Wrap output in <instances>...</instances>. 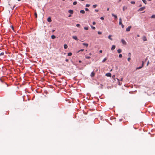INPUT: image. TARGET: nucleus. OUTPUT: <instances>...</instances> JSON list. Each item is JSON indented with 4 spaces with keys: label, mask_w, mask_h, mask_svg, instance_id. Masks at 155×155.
I'll use <instances>...</instances> for the list:
<instances>
[{
    "label": "nucleus",
    "mask_w": 155,
    "mask_h": 155,
    "mask_svg": "<svg viewBox=\"0 0 155 155\" xmlns=\"http://www.w3.org/2000/svg\"><path fill=\"white\" fill-rule=\"evenodd\" d=\"M145 8V7H143L140 8L138 10V11L139 12H140L143 11Z\"/></svg>",
    "instance_id": "f257e3e1"
},
{
    "label": "nucleus",
    "mask_w": 155,
    "mask_h": 155,
    "mask_svg": "<svg viewBox=\"0 0 155 155\" xmlns=\"http://www.w3.org/2000/svg\"><path fill=\"white\" fill-rule=\"evenodd\" d=\"M121 42L123 43V44L125 45L126 44V42L123 39H122L121 40Z\"/></svg>",
    "instance_id": "f03ea898"
},
{
    "label": "nucleus",
    "mask_w": 155,
    "mask_h": 155,
    "mask_svg": "<svg viewBox=\"0 0 155 155\" xmlns=\"http://www.w3.org/2000/svg\"><path fill=\"white\" fill-rule=\"evenodd\" d=\"M131 28V26H128V27L126 28V31H130Z\"/></svg>",
    "instance_id": "7ed1b4c3"
},
{
    "label": "nucleus",
    "mask_w": 155,
    "mask_h": 155,
    "mask_svg": "<svg viewBox=\"0 0 155 155\" xmlns=\"http://www.w3.org/2000/svg\"><path fill=\"white\" fill-rule=\"evenodd\" d=\"M105 75L107 77H111V74L110 73H108L106 74Z\"/></svg>",
    "instance_id": "20e7f679"
},
{
    "label": "nucleus",
    "mask_w": 155,
    "mask_h": 155,
    "mask_svg": "<svg viewBox=\"0 0 155 155\" xmlns=\"http://www.w3.org/2000/svg\"><path fill=\"white\" fill-rule=\"evenodd\" d=\"M116 48V46L115 45H113L111 48V50L112 51L114 50Z\"/></svg>",
    "instance_id": "39448f33"
},
{
    "label": "nucleus",
    "mask_w": 155,
    "mask_h": 155,
    "mask_svg": "<svg viewBox=\"0 0 155 155\" xmlns=\"http://www.w3.org/2000/svg\"><path fill=\"white\" fill-rule=\"evenodd\" d=\"M72 38L76 40H78L77 37L76 36H73Z\"/></svg>",
    "instance_id": "423d86ee"
},
{
    "label": "nucleus",
    "mask_w": 155,
    "mask_h": 155,
    "mask_svg": "<svg viewBox=\"0 0 155 155\" xmlns=\"http://www.w3.org/2000/svg\"><path fill=\"white\" fill-rule=\"evenodd\" d=\"M143 39L144 41H146L147 40V38L145 36H143Z\"/></svg>",
    "instance_id": "0eeeda50"
},
{
    "label": "nucleus",
    "mask_w": 155,
    "mask_h": 155,
    "mask_svg": "<svg viewBox=\"0 0 155 155\" xmlns=\"http://www.w3.org/2000/svg\"><path fill=\"white\" fill-rule=\"evenodd\" d=\"M47 21L48 22H50L51 21V19L50 17H49L48 18Z\"/></svg>",
    "instance_id": "6e6552de"
},
{
    "label": "nucleus",
    "mask_w": 155,
    "mask_h": 155,
    "mask_svg": "<svg viewBox=\"0 0 155 155\" xmlns=\"http://www.w3.org/2000/svg\"><path fill=\"white\" fill-rule=\"evenodd\" d=\"M95 74V73L93 71L91 73V77H93L94 76Z\"/></svg>",
    "instance_id": "1a4fd4ad"
},
{
    "label": "nucleus",
    "mask_w": 155,
    "mask_h": 155,
    "mask_svg": "<svg viewBox=\"0 0 155 155\" xmlns=\"http://www.w3.org/2000/svg\"><path fill=\"white\" fill-rule=\"evenodd\" d=\"M68 12L69 13H70L71 14H73L74 12V11L72 10H69L68 11Z\"/></svg>",
    "instance_id": "9d476101"
},
{
    "label": "nucleus",
    "mask_w": 155,
    "mask_h": 155,
    "mask_svg": "<svg viewBox=\"0 0 155 155\" xmlns=\"http://www.w3.org/2000/svg\"><path fill=\"white\" fill-rule=\"evenodd\" d=\"M143 65H141V66H140L139 67H138L136 68V70L142 68L143 67Z\"/></svg>",
    "instance_id": "9b49d317"
},
{
    "label": "nucleus",
    "mask_w": 155,
    "mask_h": 155,
    "mask_svg": "<svg viewBox=\"0 0 155 155\" xmlns=\"http://www.w3.org/2000/svg\"><path fill=\"white\" fill-rule=\"evenodd\" d=\"M143 65H141V66H140L139 67H138L136 68V70L142 68L143 67Z\"/></svg>",
    "instance_id": "f8f14e48"
},
{
    "label": "nucleus",
    "mask_w": 155,
    "mask_h": 155,
    "mask_svg": "<svg viewBox=\"0 0 155 155\" xmlns=\"http://www.w3.org/2000/svg\"><path fill=\"white\" fill-rule=\"evenodd\" d=\"M112 16H113L114 17L115 19H117V16L116 15H114V14L112 13L111 14Z\"/></svg>",
    "instance_id": "ddd939ff"
},
{
    "label": "nucleus",
    "mask_w": 155,
    "mask_h": 155,
    "mask_svg": "<svg viewBox=\"0 0 155 155\" xmlns=\"http://www.w3.org/2000/svg\"><path fill=\"white\" fill-rule=\"evenodd\" d=\"M112 35H109V36H108V38L110 39V40H113V39L112 38H111V37H112Z\"/></svg>",
    "instance_id": "4468645a"
},
{
    "label": "nucleus",
    "mask_w": 155,
    "mask_h": 155,
    "mask_svg": "<svg viewBox=\"0 0 155 155\" xmlns=\"http://www.w3.org/2000/svg\"><path fill=\"white\" fill-rule=\"evenodd\" d=\"M121 51H122V50H121V49H118L117 50V52L119 53H120L121 52Z\"/></svg>",
    "instance_id": "2eb2a0df"
},
{
    "label": "nucleus",
    "mask_w": 155,
    "mask_h": 155,
    "mask_svg": "<svg viewBox=\"0 0 155 155\" xmlns=\"http://www.w3.org/2000/svg\"><path fill=\"white\" fill-rule=\"evenodd\" d=\"M83 45L86 46L87 47L88 46V44L86 43H83Z\"/></svg>",
    "instance_id": "dca6fc26"
},
{
    "label": "nucleus",
    "mask_w": 155,
    "mask_h": 155,
    "mask_svg": "<svg viewBox=\"0 0 155 155\" xmlns=\"http://www.w3.org/2000/svg\"><path fill=\"white\" fill-rule=\"evenodd\" d=\"M80 12L82 14H84L85 13V11L84 10H81L80 11Z\"/></svg>",
    "instance_id": "f3484780"
},
{
    "label": "nucleus",
    "mask_w": 155,
    "mask_h": 155,
    "mask_svg": "<svg viewBox=\"0 0 155 155\" xmlns=\"http://www.w3.org/2000/svg\"><path fill=\"white\" fill-rule=\"evenodd\" d=\"M64 48L65 49H66L68 48V46L66 44H64Z\"/></svg>",
    "instance_id": "a211bd4d"
},
{
    "label": "nucleus",
    "mask_w": 155,
    "mask_h": 155,
    "mask_svg": "<svg viewBox=\"0 0 155 155\" xmlns=\"http://www.w3.org/2000/svg\"><path fill=\"white\" fill-rule=\"evenodd\" d=\"M56 38V37L55 35H52L51 36V38L52 39H54V38Z\"/></svg>",
    "instance_id": "6ab92c4d"
},
{
    "label": "nucleus",
    "mask_w": 155,
    "mask_h": 155,
    "mask_svg": "<svg viewBox=\"0 0 155 155\" xmlns=\"http://www.w3.org/2000/svg\"><path fill=\"white\" fill-rule=\"evenodd\" d=\"M151 18H155V15H153L151 17Z\"/></svg>",
    "instance_id": "aec40b11"
},
{
    "label": "nucleus",
    "mask_w": 155,
    "mask_h": 155,
    "mask_svg": "<svg viewBox=\"0 0 155 155\" xmlns=\"http://www.w3.org/2000/svg\"><path fill=\"white\" fill-rule=\"evenodd\" d=\"M107 60V59L106 58H104V59L102 60V62H104L106 60Z\"/></svg>",
    "instance_id": "412c9836"
},
{
    "label": "nucleus",
    "mask_w": 155,
    "mask_h": 155,
    "mask_svg": "<svg viewBox=\"0 0 155 155\" xmlns=\"http://www.w3.org/2000/svg\"><path fill=\"white\" fill-rule=\"evenodd\" d=\"M127 9V7H125V6H124L123 8V11H124L125 9Z\"/></svg>",
    "instance_id": "4be33fe9"
},
{
    "label": "nucleus",
    "mask_w": 155,
    "mask_h": 155,
    "mask_svg": "<svg viewBox=\"0 0 155 155\" xmlns=\"http://www.w3.org/2000/svg\"><path fill=\"white\" fill-rule=\"evenodd\" d=\"M143 2L145 4H147V1L146 0H142Z\"/></svg>",
    "instance_id": "5701e85b"
},
{
    "label": "nucleus",
    "mask_w": 155,
    "mask_h": 155,
    "mask_svg": "<svg viewBox=\"0 0 155 155\" xmlns=\"http://www.w3.org/2000/svg\"><path fill=\"white\" fill-rule=\"evenodd\" d=\"M72 54L71 53V52H69V53H68V56H71L72 55Z\"/></svg>",
    "instance_id": "b1692460"
},
{
    "label": "nucleus",
    "mask_w": 155,
    "mask_h": 155,
    "mask_svg": "<svg viewBox=\"0 0 155 155\" xmlns=\"http://www.w3.org/2000/svg\"><path fill=\"white\" fill-rule=\"evenodd\" d=\"M91 28L93 29L94 30L95 29V27L93 26L92 25L91 26Z\"/></svg>",
    "instance_id": "393cba45"
},
{
    "label": "nucleus",
    "mask_w": 155,
    "mask_h": 155,
    "mask_svg": "<svg viewBox=\"0 0 155 155\" xmlns=\"http://www.w3.org/2000/svg\"><path fill=\"white\" fill-rule=\"evenodd\" d=\"M77 4V2L76 1H75V2H74L73 3V4L74 5H76Z\"/></svg>",
    "instance_id": "a878e982"
},
{
    "label": "nucleus",
    "mask_w": 155,
    "mask_h": 155,
    "mask_svg": "<svg viewBox=\"0 0 155 155\" xmlns=\"http://www.w3.org/2000/svg\"><path fill=\"white\" fill-rule=\"evenodd\" d=\"M97 5H93V7L94 8H95L97 7Z\"/></svg>",
    "instance_id": "bb28decb"
},
{
    "label": "nucleus",
    "mask_w": 155,
    "mask_h": 155,
    "mask_svg": "<svg viewBox=\"0 0 155 155\" xmlns=\"http://www.w3.org/2000/svg\"><path fill=\"white\" fill-rule=\"evenodd\" d=\"M84 28L85 30H88V28L87 27H84Z\"/></svg>",
    "instance_id": "cd10ccee"
},
{
    "label": "nucleus",
    "mask_w": 155,
    "mask_h": 155,
    "mask_svg": "<svg viewBox=\"0 0 155 155\" xmlns=\"http://www.w3.org/2000/svg\"><path fill=\"white\" fill-rule=\"evenodd\" d=\"M119 56V58H121L122 57V54H119V56Z\"/></svg>",
    "instance_id": "c85d7f7f"
},
{
    "label": "nucleus",
    "mask_w": 155,
    "mask_h": 155,
    "mask_svg": "<svg viewBox=\"0 0 155 155\" xmlns=\"http://www.w3.org/2000/svg\"><path fill=\"white\" fill-rule=\"evenodd\" d=\"M35 18H37V13L36 12H35Z\"/></svg>",
    "instance_id": "c756f323"
},
{
    "label": "nucleus",
    "mask_w": 155,
    "mask_h": 155,
    "mask_svg": "<svg viewBox=\"0 0 155 155\" xmlns=\"http://www.w3.org/2000/svg\"><path fill=\"white\" fill-rule=\"evenodd\" d=\"M4 54V53L3 52H2L0 54V56L1 55H3Z\"/></svg>",
    "instance_id": "7c9ffc66"
},
{
    "label": "nucleus",
    "mask_w": 155,
    "mask_h": 155,
    "mask_svg": "<svg viewBox=\"0 0 155 155\" xmlns=\"http://www.w3.org/2000/svg\"><path fill=\"white\" fill-rule=\"evenodd\" d=\"M130 3L132 4H135V2H134V1H131Z\"/></svg>",
    "instance_id": "2f4dec72"
},
{
    "label": "nucleus",
    "mask_w": 155,
    "mask_h": 155,
    "mask_svg": "<svg viewBox=\"0 0 155 155\" xmlns=\"http://www.w3.org/2000/svg\"><path fill=\"white\" fill-rule=\"evenodd\" d=\"M97 33L99 35H101L102 34V32L100 31H98Z\"/></svg>",
    "instance_id": "473e14b6"
},
{
    "label": "nucleus",
    "mask_w": 155,
    "mask_h": 155,
    "mask_svg": "<svg viewBox=\"0 0 155 155\" xmlns=\"http://www.w3.org/2000/svg\"><path fill=\"white\" fill-rule=\"evenodd\" d=\"M90 6V5L88 4H87L86 5V7H89Z\"/></svg>",
    "instance_id": "72a5a7b5"
},
{
    "label": "nucleus",
    "mask_w": 155,
    "mask_h": 155,
    "mask_svg": "<svg viewBox=\"0 0 155 155\" xmlns=\"http://www.w3.org/2000/svg\"><path fill=\"white\" fill-rule=\"evenodd\" d=\"M84 51V49H81L80 50H79L78 51V52L79 53V52H80L81 51Z\"/></svg>",
    "instance_id": "f704fd0d"
},
{
    "label": "nucleus",
    "mask_w": 155,
    "mask_h": 155,
    "mask_svg": "<svg viewBox=\"0 0 155 155\" xmlns=\"http://www.w3.org/2000/svg\"><path fill=\"white\" fill-rule=\"evenodd\" d=\"M85 10L86 11H89V10L87 8H85Z\"/></svg>",
    "instance_id": "c9c22d12"
},
{
    "label": "nucleus",
    "mask_w": 155,
    "mask_h": 155,
    "mask_svg": "<svg viewBox=\"0 0 155 155\" xmlns=\"http://www.w3.org/2000/svg\"><path fill=\"white\" fill-rule=\"evenodd\" d=\"M86 58H87V59H89L91 57H90V56H86Z\"/></svg>",
    "instance_id": "e433bc0d"
},
{
    "label": "nucleus",
    "mask_w": 155,
    "mask_h": 155,
    "mask_svg": "<svg viewBox=\"0 0 155 155\" xmlns=\"http://www.w3.org/2000/svg\"><path fill=\"white\" fill-rule=\"evenodd\" d=\"M119 24L120 25H121L122 24V21H119Z\"/></svg>",
    "instance_id": "4c0bfd02"
},
{
    "label": "nucleus",
    "mask_w": 155,
    "mask_h": 155,
    "mask_svg": "<svg viewBox=\"0 0 155 155\" xmlns=\"http://www.w3.org/2000/svg\"><path fill=\"white\" fill-rule=\"evenodd\" d=\"M128 55L129 57H130L131 56V53H129L128 54Z\"/></svg>",
    "instance_id": "58836bf2"
},
{
    "label": "nucleus",
    "mask_w": 155,
    "mask_h": 155,
    "mask_svg": "<svg viewBox=\"0 0 155 155\" xmlns=\"http://www.w3.org/2000/svg\"><path fill=\"white\" fill-rule=\"evenodd\" d=\"M130 59H130V57H129V58H128V59H127V60H128V61H130Z\"/></svg>",
    "instance_id": "ea45409f"
},
{
    "label": "nucleus",
    "mask_w": 155,
    "mask_h": 155,
    "mask_svg": "<svg viewBox=\"0 0 155 155\" xmlns=\"http://www.w3.org/2000/svg\"><path fill=\"white\" fill-rule=\"evenodd\" d=\"M80 25L79 24H77L76 25V26L77 27H79L80 26Z\"/></svg>",
    "instance_id": "a19ab883"
},
{
    "label": "nucleus",
    "mask_w": 155,
    "mask_h": 155,
    "mask_svg": "<svg viewBox=\"0 0 155 155\" xmlns=\"http://www.w3.org/2000/svg\"><path fill=\"white\" fill-rule=\"evenodd\" d=\"M121 25V27L122 28H124V25L123 24H122Z\"/></svg>",
    "instance_id": "79ce46f5"
},
{
    "label": "nucleus",
    "mask_w": 155,
    "mask_h": 155,
    "mask_svg": "<svg viewBox=\"0 0 155 155\" xmlns=\"http://www.w3.org/2000/svg\"><path fill=\"white\" fill-rule=\"evenodd\" d=\"M15 7V5H14L12 8V7H11V8L12 9V10H13L14 9V8Z\"/></svg>",
    "instance_id": "37998d69"
},
{
    "label": "nucleus",
    "mask_w": 155,
    "mask_h": 155,
    "mask_svg": "<svg viewBox=\"0 0 155 155\" xmlns=\"http://www.w3.org/2000/svg\"><path fill=\"white\" fill-rule=\"evenodd\" d=\"M100 19L101 20H103L104 19V18L103 17H101Z\"/></svg>",
    "instance_id": "c03bdc74"
},
{
    "label": "nucleus",
    "mask_w": 155,
    "mask_h": 155,
    "mask_svg": "<svg viewBox=\"0 0 155 155\" xmlns=\"http://www.w3.org/2000/svg\"><path fill=\"white\" fill-rule=\"evenodd\" d=\"M119 21H122V19L121 18H119Z\"/></svg>",
    "instance_id": "a18cd8bd"
},
{
    "label": "nucleus",
    "mask_w": 155,
    "mask_h": 155,
    "mask_svg": "<svg viewBox=\"0 0 155 155\" xmlns=\"http://www.w3.org/2000/svg\"><path fill=\"white\" fill-rule=\"evenodd\" d=\"M92 24L93 25H95L96 24V23L94 21L93 22Z\"/></svg>",
    "instance_id": "49530a36"
},
{
    "label": "nucleus",
    "mask_w": 155,
    "mask_h": 155,
    "mask_svg": "<svg viewBox=\"0 0 155 155\" xmlns=\"http://www.w3.org/2000/svg\"><path fill=\"white\" fill-rule=\"evenodd\" d=\"M95 11L96 12H98V9H95Z\"/></svg>",
    "instance_id": "de8ad7c7"
},
{
    "label": "nucleus",
    "mask_w": 155,
    "mask_h": 155,
    "mask_svg": "<svg viewBox=\"0 0 155 155\" xmlns=\"http://www.w3.org/2000/svg\"><path fill=\"white\" fill-rule=\"evenodd\" d=\"M144 64V63L143 61H142V65H143V66Z\"/></svg>",
    "instance_id": "09e8293b"
},
{
    "label": "nucleus",
    "mask_w": 155,
    "mask_h": 155,
    "mask_svg": "<svg viewBox=\"0 0 155 155\" xmlns=\"http://www.w3.org/2000/svg\"><path fill=\"white\" fill-rule=\"evenodd\" d=\"M149 61H148L147 62V65H148V64H149Z\"/></svg>",
    "instance_id": "8fccbe9b"
},
{
    "label": "nucleus",
    "mask_w": 155,
    "mask_h": 155,
    "mask_svg": "<svg viewBox=\"0 0 155 155\" xmlns=\"http://www.w3.org/2000/svg\"><path fill=\"white\" fill-rule=\"evenodd\" d=\"M65 61H66V62H68V59H66L65 60Z\"/></svg>",
    "instance_id": "3c124183"
},
{
    "label": "nucleus",
    "mask_w": 155,
    "mask_h": 155,
    "mask_svg": "<svg viewBox=\"0 0 155 155\" xmlns=\"http://www.w3.org/2000/svg\"><path fill=\"white\" fill-rule=\"evenodd\" d=\"M102 50H100V51H99V52L100 53H102Z\"/></svg>",
    "instance_id": "603ef678"
},
{
    "label": "nucleus",
    "mask_w": 155,
    "mask_h": 155,
    "mask_svg": "<svg viewBox=\"0 0 155 155\" xmlns=\"http://www.w3.org/2000/svg\"><path fill=\"white\" fill-rule=\"evenodd\" d=\"M79 62L80 63H81V60H79Z\"/></svg>",
    "instance_id": "864d4df0"
},
{
    "label": "nucleus",
    "mask_w": 155,
    "mask_h": 155,
    "mask_svg": "<svg viewBox=\"0 0 155 155\" xmlns=\"http://www.w3.org/2000/svg\"><path fill=\"white\" fill-rule=\"evenodd\" d=\"M71 15H68V16L69 17H71Z\"/></svg>",
    "instance_id": "5fc2aeb1"
},
{
    "label": "nucleus",
    "mask_w": 155,
    "mask_h": 155,
    "mask_svg": "<svg viewBox=\"0 0 155 155\" xmlns=\"http://www.w3.org/2000/svg\"><path fill=\"white\" fill-rule=\"evenodd\" d=\"M109 8H108L107 9V11H109Z\"/></svg>",
    "instance_id": "6e6d98bb"
},
{
    "label": "nucleus",
    "mask_w": 155,
    "mask_h": 155,
    "mask_svg": "<svg viewBox=\"0 0 155 155\" xmlns=\"http://www.w3.org/2000/svg\"><path fill=\"white\" fill-rule=\"evenodd\" d=\"M12 29L13 30L14 28H13V26H12Z\"/></svg>",
    "instance_id": "4d7b16f0"
},
{
    "label": "nucleus",
    "mask_w": 155,
    "mask_h": 155,
    "mask_svg": "<svg viewBox=\"0 0 155 155\" xmlns=\"http://www.w3.org/2000/svg\"><path fill=\"white\" fill-rule=\"evenodd\" d=\"M122 80H123V78H121L120 79V81H122Z\"/></svg>",
    "instance_id": "13d9d810"
},
{
    "label": "nucleus",
    "mask_w": 155,
    "mask_h": 155,
    "mask_svg": "<svg viewBox=\"0 0 155 155\" xmlns=\"http://www.w3.org/2000/svg\"><path fill=\"white\" fill-rule=\"evenodd\" d=\"M89 55H91V53H89Z\"/></svg>",
    "instance_id": "bf43d9fd"
},
{
    "label": "nucleus",
    "mask_w": 155,
    "mask_h": 155,
    "mask_svg": "<svg viewBox=\"0 0 155 155\" xmlns=\"http://www.w3.org/2000/svg\"><path fill=\"white\" fill-rule=\"evenodd\" d=\"M142 6V5H139V7H141V6Z\"/></svg>",
    "instance_id": "052dcab7"
},
{
    "label": "nucleus",
    "mask_w": 155,
    "mask_h": 155,
    "mask_svg": "<svg viewBox=\"0 0 155 155\" xmlns=\"http://www.w3.org/2000/svg\"><path fill=\"white\" fill-rule=\"evenodd\" d=\"M54 30H52V32H54Z\"/></svg>",
    "instance_id": "680f3d73"
},
{
    "label": "nucleus",
    "mask_w": 155,
    "mask_h": 155,
    "mask_svg": "<svg viewBox=\"0 0 155 155\" xmlns=\"http://www.w3.org/2000/svg\"><path fill=\"white\" fill-rule=\"evenodd\" d=\"M137 36L138 37H139V35H137Z\"/></svg>",
    "instance_id": "e2e57ef3"
},
{
    "label": "nucleus",
    "mask_w": 155,
    "mask_h": 155,
    "mask_svg": "<svg viewBox=\"0 0 155 155\" xmlns=\"http://www.w3.org/2000/svg\"><path fill=\"white\" fill-rule=\"evenodd\" d=\"M112 71V69H111V70H110V71Z\"/></svg>",
    "instance_id": "0e129e2a"
},
{
    "label": "nucleus",
    "mask_w": 155,
    "mask_h": 155,
    "mask_svg": "<svg viewBox=\"0 0 155 155\" xmlns=\"http://www.w3.org/2000/svg\"><path fill=\"white\" fill-rule=\"evenodd\" d=\"M84 0H81V1H84Z\"/></svg>",
    "instance_id": "69168bd1"
},
{
    "label": "nucleus",
    "mask_w": 155,
    "mask_h": 155,
    "mask_svg": "<svg viewBox=\"0 0 155 155\" xmlns=\"http://www.w3.org/2000/svg\"><path fill=\"white\" fill-rule=\"evenodd\" d=\"M121 0H119V1L120 2Z\"/></svg>",
    "instance_id": "338daca9"
},
{
    "label": "nucleus",
    "mask_w": 155,
    "mask_h": 155,
    "mask_svg": "<svg viewBox=\"0 0 155 155\" xmlns=\"http://www.w3.org/2000/svg\"><path fill=\"white\" fill-rule=\"evenodd\" d=\"M21 0H18V1H20Z\"/></svg>",
    "instance_id": "774afa93"
}]
</instances>
